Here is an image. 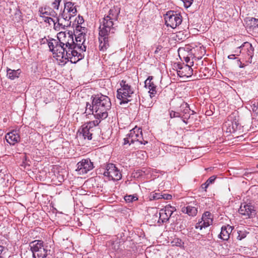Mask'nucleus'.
<instances>
[{
	"label": "nucleus",
	"mask_w": 258,
	"mask_h": 258,
	"mask_svg": "<svg viewBox=\"0 0 258 258\" xmlns=\"http://www.w3.org/2000/svg\"><path fill=\"white\" fill-rule=\"evenodd\" d=\"M120 8L113 7L108 12V14L105 16L100 22L99 27V47L101 50L106 49L109 45V41L113 39V34L115 31L114 27V21H117L120 14Z\"/></svg>",
	"instance_id": "1"
},
{
	"label": "nucleus",
	"mask_w": 258,
	"mask_h": 258,
	"mask_svg": "<svg viewBox=\"0 0 258 258\" xmlns=\"http://www.w3.org/2000/svg\"><path fill=\"white\" fill-rule=\"evenodd\" d=\"M93 98L92 104L87 102L85 113L93 114L97 119H104L108 116V111L111 108V103L110 98L102 94H98Z\"/></svg>",
	"instance_id": "2"
},
{
	"label": "nucleus",
	"mask_w": 258,
	"mask_h": 258,
	"mask_svg": "<svg viewBox=\"0 0 258 258\" xmlns=\"http://www.w3.org/2000/svg\"><path fill=\"white\" fill-rule=\"evenodd\" d=\"M120 88L117 89V98L120 100V104L126 103L132 100L134 94V89L125 81L120 82Z\"/></svg>",
	"instance_id": "3"
},
{
	"label": "nucleus",
	"mask_w": 258,
	"mask_h": 258,
	"mask_svg": "<svg viewBox=\"0 0 258 258\" xmlns=\"http://www.w3.org/2000/svg\"><path fill=\"white\" fill-rule=\"evenodd\" d=\"M146 145L148 142L144 141L143 138L142 130L137 126L130 131V133L126 135V137L124 139V144H128L130 145L132 144L136 143Z\"/></svg>",
	"instance_id": "4"
},
{
	"label": "nucleus",
	"mask_w": 258,
	"mask_h": 258,
	"mask_svg": "<svg viewBox=\"0 0 258 258\" xmlns=\"http://www.w3.org/2000/svg\"><path fill=\"white\" fill-rule=\"evenodd\" d=\"M57 36L59 44L61 45L63 49L62 52L65 51L67 49H72V48H75V42L72 33L61 31L57 34Z\"/></svg>",
	"instance_id": "5"
},
{
	"label": "nucleus",
	"mask_w": 258,
	"mask_h": 258,
	"mask_svg": "<svg viewBox=\"0 0 258 258\" xmlns=\"http://www.w3.org/2000/svg\"><path fill=\"white\" fill-rule=\"evenodd\" d=\"M43 241L41 240H34L30 242V253L32 254L33 258H45L47 255V250L44 248Z\"/></svg>",
	"instance_id": "6"
},
{
	"label": "nucleus",
	"mask_w": 258,
	"mask_h": 258,
	"mask_svg": "<svg viewBox=\"0 0 258 258\" xmlns=\"http://www.w3.org/2000/svg\"><path fill=\"white\" fill-rule=\"evenodd\" d=\"M78 50L77 48L67 49L65 51L62 52L60 58L70 60L72 63H75L83 57L81 52L78 51Z\"/></svg>",
	"instance_id": "7"
},
{
	"label": "nucleus",
	"mask_w": 258,
	"mask_h": 258,
	"mask_svg": "<svg viewBox=\"0 0 258 258\" xmlns=\"http://www.w3.org/2000/svg\"><path fill=\"white\" fill-rule=\"evenodd\" d=\"M77 13V10L75 4L71 2H66L64 3V9L60 16L63 20L71 21V18L76 16Z\"/></svg>",
	"instance_id": "8"
},
{
	"label": "nucleus",
	"mask_w": 258,
	"mask_h": 258,
	"mask_svg": "<svg viewBox=\"0 0 258 258\" xmlns=\"http://www.w3.org/2000/svg\"><path fill=\"white\" fill-rule=\"evenodd\" d=\"M103 175L108 177L109 180H118L121 178V174L114 164H108Z\"/></svg>",
	"instance_id": "9"
},
{
	"label": "nucleus",
	"mask_w": 258,
	"mask_h": 258,
	"mask_svg": "<svg viewBox=\"0 0 258 258\" xmlns=\"http://www.w3.org/2000/svg\"><path fill=\"white\" fill-rule=\"evenodd\" d=\"M165 24L167 26L175 28L181 22V16L179 14H174L173 12H168L165 17Z\"/></svg>",
	"instance_id": "10"
},
{
	"label": "nucleus",
	"mask_w": 258,
	"mask_h": 258,
	"mask_svg": "<svg viewBox=\"0 0 258 258\" xmlns=\"http://www.w3.org/2000/svg\"><path fill=\"white\" fill-rule=\"evenodd\" d=\"M76 171L79 174H84L94 168L93 163L90 159H84L78 162Z\"/></svg>",
	"instance_id": "11"
},
{
	"label": "nucleus",
	"mask_w": 258,
	"mask_h": 258,
	"mask_svg": "<svg viewBox=\"0 0 258 258\" xmlns=\"http://www.w3.org/2000/svg\"><path fill=\"white\" fill-rule=\"evenodd\" d=\"M48 45L49 47L50 50L53 53V54L56 55L57 59H60V56L62 54V51L63 50L61 45H60L59 40L55 39H52L48 41Z\"/></svg>",
	"instance_id": "12"
},
{
	"label": "nucleus",
	"mask_w": 258,
	"mask_h": 258,
	"mask_svg": "<svg viewBox=\"0 0 258 258\" xmlns=\"http://www.w3.org/2000/svg\"><path fill=\"white\" fill-rule=\"evenodd\" d=\"M201 221H199L196 226V229L201 230L211 225L213 223V216L210 212H206L202 216Z\"/></svg>",
	"instance_id": "13"
},
{
	"label": "nucleus",
	"mask_w": 258,
	"mask_h": 258,
	"mask_svg": "<svg viewBox=\"0 0 258 258\" xmlns=\"http://www.w3.org/2000/svg\"><path fill=\"white\" fill-rule=\"evenodd\" d=\"M175 211L176 209L174 207L170 205L165 206L164 209H162L160 211V219L163 223L168 221L173 213Z\"/></svg>",
	"instance_id": "14"
},
{
	"label": "nucleus",
	"mask_w": 258,
	"mask_h": 258,
	"mask_svg": "<svg viewBox=\"0 0 258 258\" xmlns=\"http://www.w3.org/2000/svg\"><path fill=\"white\" fill-rule=\"evenodd\" d=\"M238 211L241 215L246 218H250L255 214V210L253 206L245 204L241 205Z\"/></svg>",
	"instance_id": "15"
},
{
	"label": "nucleus",
	"mask_w": 258,
	"mask_h": 258,
	"mask_svg": "<svg viewBox=\"0 0 258 258\" xmlns=\"http://www.w3.org/2000/svg\"><path fill=\"white\" fill-rule=\"evenodd\" d=\"M194 65V61L190 62L189 64L184 65L180 68V70L177 71L178 75L180 77H186L187 78L190 77L193 74V70L191 68Z\"/></svg>",
	"instance_id": "16"
},
{
	"label": "nucleus",
	"mask_w": 258,
	"mask_h": 258,
	"mask_svg": "<svg viewBox=\"0 0 258 258\" xmlns=\"http://www.w3.org/2000/svg\"><path fill=\"white\" fill-rule=\"evenodd\" d=\"M71 21H68L66 20H63L61 18L56 17V20L53 23L54 29L57 31L61 29H65L66 27L71 26Z\"/></svg>",
	"instance_id": "17"
},
{
	"label": "nucleus",
	"mask_w": 258,
	"mask_h": 258,
	"mask_svg": "<svg viewBox=\"0 0 258 258\" xmlns=\"http://www.w3.org/2000/svg\"><path fill=\"white\" fill-rule=\"evenodd\" d=\"M238 124L236 120H232V116H229L227 120L223 124V128H226L227 132L233 133L236 131Z\"/></svg>",
	"instance_id": "18"
},
{
	"label": "nucleus",
	"mask_w": 258,
	"mask_h": 258,
	"mask_svg": "<svg viewBox=\"0 0 258 258\" xmlns=\"http://www.w3.org/2000/svg\"><path fill=\"white\" fill-rule=\"evenodd\" d=\"M6 139L10 145H15L20 140V137L17 131H13L7 134Z\"/></svg>",
	"instance_id": "19"
},
{
	"label": "nucleus",
	"mask_w": 258,
	"mask_h": 258,
	"mask_svg": "<svg viewBox=\"0 0 258 258\" xmlns=\"http://www.w3.org/2000/svg\"><path fill=\"white\" fill-rule=\"evenodd\" d=\"M85 34L81 33L76 37L75 48H77L81 52L85 51L86 49V46L84 45L85 42Z\"/></svg>",
	"instance_id": "20"
},
{
	"label": "nucleus",
	"mask_w": 258,
	"mask_h": 258,
	"mask_svg": "<svg viewBox=\"0 0 258 258\" xmlns=\"http://www.w3.org/2000/svg\"><path fill=\"white\" fill-rule=\"evenodd\" d=\"M232 230L233 227L229 225L222 226L219 237L224 240H227L229 238Z\"/></svg>",
	"instance_id": "21"
},
{
	"label": "nucleus",
	"mask_w": 258,
	"mask_h": 258,
	"mask_svg": "<svg viewBox=\"0 0 258 258\" xmlns=\"http://www.w3.org/2000/svg\"><path fill=\"white\" fill-rule=\"evenodd\" d=\"M153 79L152 76H149L147 79L145 81V87L149 89V92L150 93V96H154L156 94V86L152 81Z\"/></svg>",
	"instance_id": "22"
},
{
	"label": "nucleus",
	"mask_w": 258,
	"mask_h": 258,
	"mask_svg": "<svg viewBox=\"0 0 258 258\" xmlns=\"http://www.w3.org/2000/svg\"><path fill=\"white\" fill-rule=\"evenodd\" d=\"M39 12L41 17H45V15H48L52 17H56L57 15V13L53 9L47 7L39 8Z\"/></svg>",
	"instance_id": "23"
},
{
	"label": "nucleus",
	"mask_w": 258,
	"mask_h": 258,
	"mask_svg": "<svg viewBox=\"0 0 258 258\" xmlns=\"http://www.w3.org/2000/svg\"><path fill=\"white\" fill-rule=\"evenodd\" d=\"M90 125H89V122H87L82 126L81 131H80V134H82L84 138H87L89 140H91L92 139V137H91V135H90Z\"/></svg>",
	"instance_id": "24"
},
{
	"label": "nucleus",
	"mask_w": 258,
	"mask_h": 258,
	"mask_svg": "<svg viewBox=\"0 0 258 258\" xmlns=\"http://www.w3.org/2000/svg\"><path fill=\"white\" fill-rule=\"evenodd\" d=\"M181 211L183 213H186L190 216H195L198 213V208L191 206H188L186 207H183L181 209Z\"/></svg>",
	"instance_id": "25"
},
{
	"label": "nucleus",
	"mask_w": 258,
	"mask_h": 258,
	"mask_svg": "<svg viewBox=\"0 0 258 258\" xmlns=\"http://www.w3.org/2000/svg\"><path fill=\"white\" fill-rule=\"evenodd\" d=\"M240 48H242V50L246 49L248 55L252 57L253 53V48L250 43L247 42H245L242 46L239 47L238 49Z\"/></svg>",
	"instance_id": "26"
},
{
	"label": "nucleus",
	"mask_w": 258,
	"mask_h": 258,
	"mask_svg": "<svg viewBox=\"0 0 258 258\" xmlns=\"http://www.w3.org/2000/svg\"><path fill=\"white\" fill-rule=\"evenodd\" d=\"M19 70H11V69H8L7 70V76L8 77L11 79L14 80L15 78H18L19 75L20 73L19 72Z\"/></svg>",
	"instance_id": "27"
},
{
	"label": "nucleus",
	"mask_w": 258,
	"mask_h": 258,
	"mask_svg": "<svg viewBox=\"0 0 258 258\" xmlns=\"http://www.w3.org/2000/svg\"><path fill=\"white\" fill-rule=\"evenodd\" d=\"M100 122V121H98V120L90 121L89 122V125H90V135H91V137H92V136L94 134L95 131L96 130L99 131V128L96 127V126L99 124Z\"/></svg>",
	"instance_id": "28"
},
{
	"label": "nucleus",
	"mask_w": 258,
	"mask_h": 258,
	"mask_svg": "<svg viewBox=\"0 0 258 258\" xmlns=\"http://www.w3.org/2000/svg\"><path fill=\"white\" fill-rule=\"evenodd\" d=\"M216 177L215 176H211L205 183L201 185V188L205 191L207 190V188L211 184L214 183Z\"/></svg>",
	"instance_id": "29"
},
{
	"label": "nucleus",
	"mask_w": 258,
	"mask_h": 258,
	"mask_svg": "<svg viewBox=\"0 0 258 258\" xmlns=\"http://www.w3.org/2000/svg\"><path fill=\"white\" fill-rule=\"evenodd\" d=\"M161 196H162V194H161V193L153 192L150 194L149 198L150 200L152 201V200H156L161 199H162Z\"/></svg>",
	"instance_id": "30"
},
{
	"label": "nucleus",
	"mask_w": 258,
	"mask_h": 258,
	"mask_svg": "<svg viewBox=\"0 0 258 258\" xmlns=\"http://www.w3.org/2000/svg\"><path fill=\"white\" fill-rule=\"evenodd\" d=\"M237 233H238V236L237 237V239L239 240H241L242 239L246 237V236H247V234L248 233V232H247L245 230H239L237 232Z\"/></svg>",
	"instance_id": "31"
},
{
	"label": "nucleus",
	"mask_w": 258,
	"mask_h": 258,
	"mask_svg": "<svg viewBox=\"0 0 258 258\" xmlns=\"http://www.w3.org/2000/svg\"><path fill=\"white\" fill-rule=\"evenodd\" d=\"M180 108L181 109H183V110L182 111L183 114H189V112L190 111L189 105L186 103H183L182 104H181L180 106Z\"/></svg>",
	"instance_id": "32"
},
{
	"label": "nucleus",
	"mask_w": 258,
	"mask_h": 258,
	"mask_svg": "<svg viewBox=\"0 0 258 258\" xmlns=\"http://www.w3.org/2000/svg\"><path fill=\"white\" fill-rule=\"evenodd\" d=\"M138 198L135 195H128L124 197V200L126 202L130 203L138 200Z\"/></svg>",
	"instance_id": "33"
},
{
	"label": "nucleus",
	"mask_w": 258,
	"mask_h": 258,
	"mask_svg": "<svg viewBox=\"0 0 258 258\" xmlns=\"http://www.w3.org/2000/svg\"><path fill=\"white\" fill-rule=\"evenodd\" d=\"M172 245H176L177 246H181L183 244V242L179 238H174L171 242Z\"/></svg>",
	"instance_id": "34"
},
{
	"label": "nucleus",
	"mask_w": 258,
	"mask_h": 258,
	"mask_svg": "<svg viewBox=\"0 0 258 258\" xmlns=\"http://www.w3.org/2000/svg\"><path fill=\"white\" fill-rule=\"evenodd\" d=\"M61 0H55L51 4L52 7L53 8V10H58L60 3Z\"/></svg>",
	"instance_id": "35"
},
{
	"label": "nucleus",
	"mask_w": 258,
	"mask_h": 258,
	"mask_svg": "<svg viewBox=\"0 0 258 258\" xmlns=\"http://www.w3.org/2000/svg\"><path fill=\"white\" fill-rule=\"evenodd\" d=\"M170 116L171 118L180 117L181 113L179 112H175V111L172 110L170 112Z\"/></svg>",
	"instance_id": "36"
},
{
	"label": "nucleus",
	"mask_w": 258,
	"mask_h": 258,
	"mask_svg": "<svg viewBox=\"0 0 258 258\" xmlns=\"http://www.w3.org/2000/svg\"><path fill=\"white\" fill-rule=\"evenodd\" d=\"M185 8H187L189 7L192 3L193 0H181Z\"/></svg>",
	"instance_id": "37"
},
{
	"label": "nucleus",
	"mask_w": 258,
	"mask_h": 258,
	"mask_svg": "<svg viewBox=\"0 0 258 258\" xmlns=\"http://www.w3.org/2000/svg\"><path fill=\"white\" fill-rule=\"evenodd\" d=\"M251 25L253 27H257L258 28V19L252 18L251 19Z\"/></svg>",
	"instance_id": "38"
},
{
	"label": "nucleus",
	"mask_w": 258,
	"mask_h": 258,
	"mask_svg": "<svg viewBox=\"0 0 258 258\" xmlns=\"http://www.w3.org/2000/svg\"><path fill=\"white\" fill-rule=\"evenodd\" d=\"M182 118V121L185 122V123H187V120L189 118V115H188V114H181V117Z\"/></svg>",
	"instance_id": "39"
},
{
	"label": "nucleus",
	"mask_w": 258,
	"mask_h": 258,
	"mask_svg": "<svg viewBox=\"0 0 258 258\" xmlns=\"http://www.w3.org/2000/svg\"><path fill=\"white\" fill-rule=\"evenodd\" d=\"M161 197H162V199H164L165 200H169V199H171L172 196L169 194H162Z\"/></svg>",
	"instance_id": "40"
},
{
	"label": "nucleus",
	"mask_w": 258,
	"mask_h": 258,
	"mask_svg": "<svg viewBox=\"0 0 258 258\" xmlns=\"http://www.w3.org/2000/svg\"><path fill=\"white\" fill-rule=\"evenodd\" d=\"M56 19H53L50 17H46L45 19V22L48 23L50 24V22H52L53 23L55 22Z\"/></svg>",
	"instance_id": "41"
},
{
	"label": "nucleus",
	"mask_w": 258,
	"mask_h": 258,
	"mask_svg": "<svg viewBox=\"0 0 258 258\" xmlns=\"http://www.w3.org/2000/svg\"><path fill=\"white\" fill-rule=\"evenodd\" d=\"M235 52L236 53V54H231V55H229L228 57V58L229 59H235V55H238V53H240L241 52V50H239V51H236Z\"/></svg>",
	"instance_id": "42"
},
{
	"label": "nucleus",
	"mask_w": 258,
	"mask_h": 258,
	"mask_svg": "<svg viewBox=\"0 0 258 258\" xmlns=\"http://www.w3.org/2000/svg\"><path fill=\"white\" fill-rule=\"evenodd\" d=\"M4 247L3 246L0 245V258H2V252L4 251Z\"/></svg>",
	"instance_id": "43"
},
{
	"label": "nucleus",
	"mask_w": 258,
	"mask_h": 258,
	"mask_svg": "<svg viewBox=\"0 0 258 258\" xmlns=\"http://www.w3.org/2000/svg\"><path fill=\"white\" fill-rule=\"evenodd\" d=\"M161 48H162V46H160V45H158V46L157 47L156 49V50L155 51L154 53H155V54L157 53L158 52V51H159V50H161Z\"/></svg>",
	"instance_id": "44"
},
{
	"label": "nucleus",
	"mask_w": 258,
	"mask_h": 258,
	"mask_svg": "<svg viewBox=\"0 0 258 258\" xmlns=\"http://www.w3.org/2000/svg\"><path fill=\"white\" fill-rule=\"evenodd\" d=\"M185 61L186 62H189L190 61V58L189 57H186L185 58Z\"/></svg>",
	"instance_id": "45"
},
{
	"label": "nucleus",
	"mask_w": 258,
	"mask_h": 258,
	"mask_svg": "<svg viewBox=\"0 0 258 258\" xmlns=\"http://www.w3.org/2000/svg\"><path fill=\"white\" fill-rule=\"evenodd\" d=\"M140 153H142V155H144V154H146V153L145 152H144V151H141L140 152Z\"/></svg>",
	"instance_id": "46"
},
{
	"label": "nucleus",
	"mask_w": 258,
	"mask_h": 258,
	"mask_svg": "<svg viewBox=\"0 0 258 258\" xmlns=\"http://www.w3.org/2000/svg\"><path fill=\"white\" fill-rule=\"evenodd\" d=\"M80 22H79V21H78V23H81V21H82V20H81V19H80Z\"/></svg>",
	"instance_id": "47"
},
{
	"label": "nucleus",
	"mask_w": 258,
	"mask_h": 258,
	"mask_svg": "<svg viewBox=\"0 0 258 258\" xmlns=\"http://www.w3.org/2000/svg\"><path fill=\"white\" fill-rule=\"evenodd\" d=\"M81 20H83V17H81Z\"/></svg>",
	"instance_id": "48"
}]
</instances>
